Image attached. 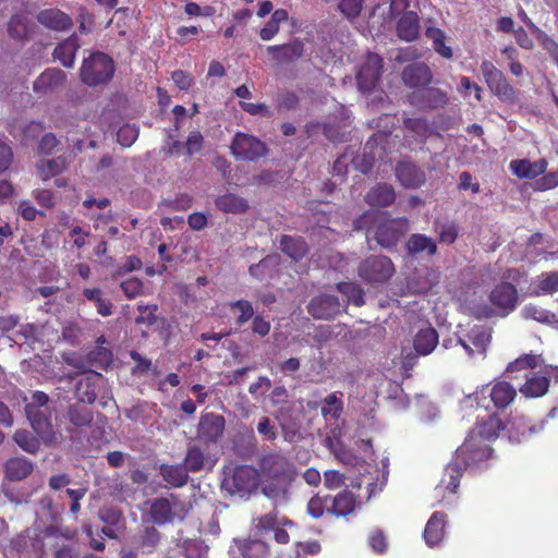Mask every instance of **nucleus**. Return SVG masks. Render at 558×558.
Wrapping results in <instances>:
<instances>
[{
  "mask_svg": "<svg viewBox=\"0 0 558 558\" xmlns=\"http://www.w3.org/2000/svg\"><path fill=\"white\" fill-rule=\"evenodd\" d=\"M493 454L492 447L481 439L468 434L464 442L456 450L453 460L446 466L440 483L435 488L436 497L441 496V502L448 495H454L468 469L480 468Z\"/></svg>",
  "mask_w": 558,
  "mask_h": 558,
  "instance_id": "obj_1",
  "label": "nucleus"
},
{
  "mask_svg": "<svg viewBox=\"0 0 558 558\" xmlns=\"http://www.w3.org/2000/svg\"><path fill=\"white\" fill-rule=\"evenodd\" d=\"M258 476L263 492L268 497L278 496L283 487L294 478V468L289 459L277 451L264 453L258 459Z\"/></svg>",
  "mask_w": 558,
  "mask_h": 558,
  "instance_id": "obj_2",
  "label": "nucleus"
},
{
  "mask_svg": "<svg viewBox=\"0 0 558 558\" xmlns=\"http://www.w3.org/2000/svg\"><path fill=\"white\" fill-rule=\"evenodd\" d=\"M51 407L49 397L43 391H35L32 400L25 405V414L32 428L46 446L59 444L60 435L54 430L51 423Z\"/></svg>",
  "mask_w": 558,
  "mask_h": 558,
  "instance_id": "obj_3",
  "label": "nucleus"
},
{
  "mask_svg": "<svg viewBox=\"0 0 558 558\" xmlns=\"http://www.w3.org/2000/svg\"><path fill=\"white\" fill-rule=\"evenodd\" d=\"M356 505V495L345 488L335 496L314 495L307 502V513L313 519H319L326 513L337 518H345L355 511Z\"/></svg>",
  "mask_w": 558,
  "mask_h": 558,
  "instance_id": "obj_4",
  "label": "nucleus"
},
{
  "mask_svg": "<svg viewBox=\"0 0 558 558\" xmlns=\"http://www.w3.org/2000/svg\"><path fill=\"white\" fill-rule=\"evenodd\" d=\"M113 73V61L102 52L93 53L87 59H84L81 68V78L89 86L109 82Z\"/></svg>",
  "mask_w": 558,
  "mask_h": 558,
  "instance_id": "obj_5",
  "label": "nucleus"
},
{
  "mask_svg": "<svg viewBox=\"0 0 558 558\" xmlns=\"http://www.w3.org/2000/svg\"><path fill=\"white\" fill-rule=\"evenodd\" d=\"M148 514L150 520L158 525L171 523L177 517L181 520L185 517L184 505L174 494L169 497H158L151 500Z\"/></svg>",
  "mask_w": 558,
  "mask_h": 558,
  "instance_id": "obj_6",
  "label": "nucleus"
},
{
  "mask_svg": "<svg viewBox=\"0 0 558 558\" xmlns=\"http://www.w3.org/2000/svg\"><path fill=\"white\" fill-rule=\"evenodd\" d=\"M258 472L251 465H238L226 475L222 485L231 494H248L257 487Z\"/></svg>",
  "mask_w": 558,
  "mask_h": 558,
  "instance_id": "obj_7",
  "label": "nucleus"
},
{
  "mask_svg": "<svg viewBox=\"0 0 558 558\" xmlns=\"http://www.w3.org/2000/svg\"><path fill=\"white\" fill-rule=\"evenodd\" d=\"M481 72L489 90L504 101H512L517 97L515 89L509 84L504 73L490 61L481 63Z\"/></svg>",
  "mask_w": 558,
  "mask_h": 558,
  "instance_id": "obj_8",
  "label": "nucleus"
},
{
  "mask_svg": "<svg viewBox=\"0 0 558 558\" xmlns=\"http://www.w3.org/2000/svg\"><path fill=\"white\" fill-rule=\"evenodd\" d=\"M408 231V219L397 218L385 220L378 225L376 230H367L366 238L369 239L373 233V238L383 247H391L396 245L403 234Z\"/></svg>",
  "mask_w": 558,
  "mask_h": 558,
  "instance_id": "obj_9",
  "label": "nucleus"
},
{
  "mask_svg": "<svg viewBox=\"0 0 558 558\" xmlns=\"http://www.w3.org/2000/svg\"><path fill=\"white\" fill-rule=\"evenodd\" d=\"M230 148L235 158L248 161H255L267 154V147L263 142L241 132L234 135Z\"/></svg>",
  "mask_w": 558,
  "mask_h": 558,
  "instance_id": "obj_10",
  "label": "nucleus"
},
{
  "mask_svg": "<svg viewBox=\"0 0 558 558\" xmlns=\"http://www.w3.org/2000/svg\"><path fill=\"white\" fill-rule=\"evenodd\" d=\"M395 274L391 260L386 256L365 259L359 267V275L368 282H385Z\"/></svg>",
  "mask_w": 558,
  "mask_h": 558,
  "instance_id": "obj_11",
  "label": "nucleus"
},
{
  "mask_svg": "<svg viewBox=\"0 0 558 558\" xmlns=\"http://www.w3.org/2000/svg\"><path fill=\"white\" fill-rule=\"evenodd\" d=\"M226 420L214 412L203 413L197 425V439L203 442H217L223 435Z\"/></svg>",
  "mask_w": 558,
  "mask_h": 558,
  "instance_id": "obj_12",
  "label": "nucleus"
},
{
  "mask_svg": "<svg viewBox=\"0 0 558 558\" xmlns=\"http://www.w3.org/2000/svg\"><path fill=\"white\" fill-rule=\"evenodd\" d=\"M380 69L381 59L379 56L368 53L356 74L357 86L362 93H367L375 88L379 80Z\"/></svg>",
  "mask_w": 558,
  "mask_h": 558,
  "instance_id": "obj_13",
  "label": "nucleus"
},
{
  "mask_svg": "<svg viewBox=\"0 0 558 558\" xmlns=\"http://www.w3.org/2000/svg\"><path fill=\"white\" fill-rule=\"evenodd\" d=\"M341 310L338 298L330 294L315 296L307 305V312L316 319H331L341 313Z\"/></svg>",
  "mask_w": 558,
  "mask_h": 558,
  "instance_id": "obj_14",
  "label": "nucleus"
},
{
  "mask_svg": "<svg viewBox=\"0 0 558 558\" xmlns=\"http://www.w3.org/2000/svg\"><path fill=\"white\" fill-rule=\"evenodd\" d=\"M490 302L507 315L513 311L518 303V291L511 283L498 284L490 293Z\"/></svg>",
  "mask_w": 558,
  "mask_h": 558,
  "instance_id": "obj_15",
  "label": "nucleus"
},
{
  "mask_svg": "<svg viewBox=\"0 0 558 558\" xmlns=\"http://www.w3.org/2000/svg\"><path fill=\"white\" fill-rule=\"evenodd\" d=\"M101 378V374L97 372H90L80 378L75 385V397L77 401L88 404L94 403L97 398V386Z\"/></svg>",
  "mask_w": 558,
  "mask_h": 558,
  "instance_id": "obj_16",
  "label": "nucleus"
},
{
  "mask_svg": "<svg viewBox=\"0 0 558 558\" xmlns=\"http://www.w3.org/2000/svg\"><path fill=\"white\" fill-rule=\"evenodd\" d=\"M411 102L422 109L442 108L448 102L447 94L439 88H426L411 96Z\"/></svg>",
  "mask_w": 558,
  "mask_h": 558,
  "instance_id": "obj_17",
  "label": "nucleus"
},
{
  "mask_svg": "<svg viewBox=\"0 0 558 558\" xmlns=\"http://www.w3.org/2000/svg\"><path fill=\"white\" fill-rule=\"evenodd\" d=\"M4 475L10 482H20L27 478L34 471V463L25 457H13L5 461Z\"/></svg>",
  "mask_w": 558,
  "mask_h": 558,
  "instance_id": "obj_18",
  "label": "nucleus"
},
{
  "mask_svg": "<svg viewBox=\"0 0 558 558\" xmlns=\"http://www.w3.org/2000/svg\"><path fill=\"white\" fill-rule=\"evenodd\" d=\"M421 31L420 19L416 12L408 11L397 22V35L407 43L414 41L418 38Z\"/></svg>",
  "mask_w": 558,
  "mask_h": 558,
  "instance_id": "obj_19",
  "label": "nucleus"
},
{
  "mask_svg": "<svg viewBox=\"0 0 558 558\" xmlns=\"http://www.w3.org/2000/svg\"><path fill=\"white\" fill-rule=\"evenodd\" d=\"M445 527L446 514L439 511L434 512L425 525L423 533L425 543L429 547L439 545L445 536Z\"/></svg>",
  "mask_w": 558,
  "mask_h": 558,
  "instance_id": "obj_20",
  "label": "nucleus"
},
{
  "mask_svg": "<svg viewBox=\"0 0 558 558\" xmlns=\"http://www.w3.org/2000/svg\"><path fill=\"white\" fill-rule=\"evenodd\" d=\"M501 427V420L496 414H492L485 420L477 421L475 427L469 433V435L488 444L490 440L498 437Z\"/></svg>",
  "mask_w": 558,
  "mask_h": 558,
  "instance_id": "obj_21",
  "label": "nucleus"
},
{
  "mask_svg": "<svg viewBox=\"0 0 558 558\" xmlns=\"http://www.w3.org/2000/svg\"><path fill=\"white\" fill-rule=\"evenodd\" d=\"M547 161L539 159L531 161L529 159H517L510 162V170L520 179H534L545 172Z\"/></svg>",
  "mask_w": 558,
  "mask_h": 558,
  "instance_id": "obj_22",
  "label": "nucleus"
},
{
  "mask_svg": "<svg viewBox=\"0 0 558 558\" xmlns=\"http://www.w3.org/2000/svg\"><path fill=\"white\" fill-rule=\"evenodd\" d=\"M402 80L410 87H418L429 84L433 74L425 63H414L403 70Z\"/></svg>",
  "mask_w": 558,
  "mask_h": 558,
  "instance_id": "obj_23",
  "label": "nucleus"
},
{
  "mask_svg": "<svg viewBox=\"0 0 558 558\" xmlns=\"http://www.w3.org/2000/svg\"><path fill=\"white\" fill-rule=\"evenodd\" d=\"M400 183L408 189H416L425 182L424 172L410 162H401L396 169Z\"/></svg>",
  "mask_w": 558,
  "mask_h": 558,
  "instance_id": "obj_24",
  "label": "nucleus"
},
{
  "mask_svg": "<svg viewBox=\"0 0 558 558\" xmlns=\"http://www.w3.org/2000/svg\"><path fill=\"white\" fill-rule=\"evenodd\" d=\"M159 473L167 483V487L179 488L189 481V472L183 464H161Z\"/></svg>",
  "mask_w": 558,
  "mask_h": 558,
  "instance_id": "obj_25",
  "label": "nucleus"
},
{
  "mask_svg": "<svg viewBox=\"0 0 558 558\" xmlns=\"http://www.w3.org/2000/svg\"><path fill=\"white\" fill-rule=\"evenodd\" d=\"M38 22L53 31H65L72 25L71 19L60 10L48 9L37 15Z\"/></svg>",
  "mask_w": 558,
  "mask_h": 558,
  "instance_id": "obj_26",
  "label": "nucleus"
},
{
  "mask_svg": "<svg viewBox=\"0 0 558 558\" xmlns=\"http://www.w3.org/2000/svg\"><path fill=\"white\" fill-rule=\"evenodd\" d=\"M489 396L496 409H505L514 400L517 390L507 381H497L490 388Z\"/></svg>",
  "mask_w": 558,
  "mask_h": 558,
  "instance_id": "obj_27",
  "label": "nucleus"
},
{
  "mask_svg": "<svg viewBox=\"0 0 558 558\" xmlns=\"http://www.w3.org/2000/svg\"><path fill=\"white\" fill-rule=\"evenodd\" d=\"M65 81V74L59 69H49L41 73L34 82V89L39 93H47Z\"/></svg>",
  "mask_w": 558,
  "mask_h": 558,
  "instance_id": "obj_28",
  "label": "nucleus"
},
{
  "mask_svg": "<svg viewBox=\"0 0 558 558\" xmlns=\"http://www.w3.org/2000/svg\"><path fill=\"white\" fill-rule=\"evenodd\" d=\"M425 36L432 41L433 49L439 56L445 59H451L453 57L452 48L445 43L447 35L442 29L434 25H427Z\"/></svg>",
  "mask_w": 558,
  "mask_h": 558,
  "instance_id": "obj_29",
  "label": "nucleus"
},
{
  "mask_svg": "<svg viewBox=\"0 0 558 558\" xmlns=\"http://www.w3.org/2000/svg\"><path fill=\"white\" fill-rule=\"evenodd\" d=\"M216 207L226 214H242L248 208L247 202L232 193L223 194L216 198Z\"/></svg>",
  "mask_w": 558,
  "mask_h": 558,
  "instance_id": "obj_30",
  "label": "nucleus"
},
{
  "mask_svg": "<svg viewBox=\"0 0 558 558\" xmlns=\"http://www.w3.org/2000/svg\"><path fill=\"white\" fill-rule=\"evenodd\" d=\"M433 351H410L407 355H400L398 357L392 359V367L395 368V373H398L403 378L411 377V371L417 363V359L420 355H427Z\"/></svg>",
  "mask_w": 558,
  "mask_h": 558,
  "instance_id": "obj_31",
  "label": "nucleus"
},
{
  "mask_svg": "<svg viewBox=\"0 0 558 558\" xmlns=\"http://www.w3.org/2000/svg\"><path fill=\"white\" fill-rule=\"evenodd\" d=\"M396 195L391 186L387 184H378L373 187L365 196L366 202L371 206L385 207L395 202Z\"/></svg>",
  "mask_w": 558,
  "mask_h": 558,
  "instance_id": "obj_32",
  "label": "nucleus"
},
{
  "mask_svg": "<svg viewBox=\"0 0 558 558\" xmlns=\"http://www.w3.org/2000/svg\"><path fill=\"white\" fill-rule=\"evenodd\" d=\"M280 247L282 252H284L293 260L302 259L308 251V247L303 239L292 238L289 235H283L281 238Z\"/></svg>",
  "mask_w": 558,
  "mask_h": 558,
  "instance_id": "obj_33",
  "label": "nucleus"
},
{
  "mask_svg": "<svg viewBox=\"0 0 558 558\" xmlns=\"http://www.w3.org/2000/svg\"><path fill=\"white\" fill-rule=\"evenodd\" d=\"M244 558H270L269 546L259 539H244L239 545Z\"/></svg>",
  "mask_w": 558,
  "mask_h": 558,
  "instance_id": "obj_34",
  "label": "nucleus"
},
{
  "mask_svg": "<svg viewBox=\"0 0 558 558\" xmlns=\"http://www.w3.org/2000/svg\"><path fill=\"white\" fill-rule=\"evenodd\" d=\"M521 315L525 319H534L539 323L555 326L558 329V317L556 314L537 305H525L521 311Z\"/></svg>",
  "mask_w": 558,
  "mask_h": 558,
  "instance_id": "obj_35",
  "label": "nucleus"
},
{
  "mask_svg": "<svg viewBox=\"0 0 558 558\" xmlns=\"http://www.w3.org/2000/svg\"><path fill=\"white\" fill-rule=\"evenodd\" d=\"M408 251L411 254L426 253L434 255L437 251L436 242L425 234H412L407 244Z\"/></svg>",
  "mask_w": 558,
  "mask_h": 558,
  "instance_id": "obj_36",
  "label": "nucleus"
},
{
  "mask_svg": "<svg viewBox=\"0 0 558 558\" xmlns=\"http://www.w3.org/2000/svg\"><path fill=\"white\" fill-rule=\"evenodd\" d=\"M66 417L74 426L84 427L92 423L93 413L85 403L77 401L68 408Z\"/></svg>",
  "mask_w": 558,
  "mask_h": 558,
  "instance_id": "obj_37",
  "label": "nucleus"
},
{
  "mask_svg": "<svg viewBox=\"0 0 558 558\" xmlns=\"http://www.w3.org/2000/svg\"><path fill=\"white\" fill-rule=\"evenodd\" d=\"M77 49V40L75 38H69L54 48L53 57L64 66L72 68L74 65L75 53Z\"/></svg>",
  "mask_w": 558,
  "mask_h": 558,
  "instance_id": "obj_38",
  "label": "nucleus"
},
{
  "mask_svg": "<svg viewBox=\"0 0 558 558\" xmlns=\"http://www.w3.org/2000/svg\"><path fill=\"white\" fill-rule=\"evenodd\" d=\"M65 168L66 163L63 157L43 159L37 163L38 173L43 181L50 180L61 173Z\"/></svg>",
  "mask_w": 558,
  "mask_h": 558,
  "instance_id": "obj_39",
  "label": "nucleus"
},
{
  "mask_svg": "<svg viewBox=\"0 0 558 558\" xmlns=\"http://www.w3.org/2000/svg\"><path fill=\"white\" fill-rule=\"evenodd\" d=\"M549 379L546 376H535L527 378L520 391L525 397L537 398L548 391Z\"/></svg>",
  "mask_w": 558,
  "mask_h": 558,
  "instance_id": "obj_40",
  "label": "nucleus"
},
{
  "mask_svg": "<svg viewBox=\"0 0 558 558\" xmlns=\"http://www.w3.org/2000/svg\"><path fill=\"white\" fill-rule=\"evenodd\" d=\"M267 51L277 60L288 61L301 57L303 47L300 43H293L282 46H269Z\"/></svg>",
  "mask_w": 558,
  "mask_h": 558,
  "instance_id": "obj_41",
  "label": "nucleus"
},
{
  "mask_svg": "<svg viewBox=\"0 0 558 558\" xmlns=\"http://www.w3.org/2000/svg\"><path fill=\"white\" fill-rule=\"evenodd\" d=\"M558 291V271L545 272L538 277L533 294L536 296L553 294Z\"/></svg>",
  "mask_w": 558,
  "mask_h": 558,
  "instance_id": "obj_42",
  "label": "nucleus"
},
{
  "mask_svg": "<svg viewBox=\"0 0 558 558\" xmlns=\"http://www.w3.org/2000/svg\"><path fill=\"white\" fill-rule=\"evenodd\" d=\"M161 538L160 532L155 526H145L136 538L138 548L146 549L147 553H151Z\"/></svg>",
  "mask_w": 558,
  "mask_h": 558,
  "instance_id": "obj_43",
  "label": "nucleus"
},
{
  "mask_svg": "<svg viewBox=\"0 0 558 558\" xmlns=\"http://www.w3.org/2000/svg\"><path fill=\"white\" fill-rule=\"evenodd\" d=\"M13 439L22 450L32 454L40 448V440L26 429H16Z\"/></svg>",
  "mask_w": 558,
  "mask_h": 558,
  "instance_id": "obj_44",
  "label": "nucleus"
},
{
  "mask_svg": "<svg viewBox=\"0 0 558 558\" xmlns=\"http://www.w3.org/2000/svg\"><path fill=\"white\" fill-rule=\"evenodd\" d=\"M206 457L204 451L198 446H191L187 448L184 466L187 472L196 473L205 466Z\"/></svg>",
  "mask_w": 558,
  "mask_h": 558,
  "instance_id": "obj_45",
  "label": "nucleus"
},
{
  "mask_svg": "<svg viewBox=\"0 0 558 558\" xmlns=\"http://www.w3.org/2000/svg\"><path fill=\"white\" fill-rule=\"evenodd\" d=\"M230 310L235 315V322L239 326L246 324L250 319L254 318L253 305L247 300H238L229 303Z\"/></svg>",
  "mask_w": 558,
  "mask_h": 558,
  "instance_id": "obj_46",
  "label": "nucleus"
},
{
  "mask_svg": "<svg viewBox=\"0 0 558 558\" xmlns=\"http://www.w3.org/2000/svg\"><path fill=\"white\" fill-rule=\"evenodd\" d=\"M438 344V333L432 328L427 327L421 329L414 338L413 349H436Z\"/></svg>",
  "mask_w": 558,
  "mask_h": 558,
  "instance_id": "obj_47",
  "label": "nucleus"
},
{
  "mask_svg": "<svg viewBox=\"0 0 558 558\" xmlns=\"http://www.w3.org/2000/svg\"><path fill=\"white\" fill-rule=\"evenodd\" d=\"M339 292L347 296L349 302L356 306L364 304V291L354 282H341L337 284Z\"/></svg>",
  "mask_w": 558,
  "mask_h": 558,
  "instance_id": "obj_48",
  "label": "nucleus"
},
{
  "mask_svg": "<svg viewBox=\"0 0 558 558\" xmlns=\"http://www.w3.org/2000/svg\"><path fill=\"white\" fill-rule=\"evenodd\" d=\"M404 128L417 136L420 141L432 134V128L426 119L408 118L404 120Z\"/></svg>",
  "mask_w": 558,
  "mask_h": 558,
  "instance_id": "obj_49",
  "label": "nucleus"
},
{
  "mask_svg": "<svg viewBox=\"0 0 558 558\" xmlns=\"http://www.w3.org/2000/svg\"><path fill=\"white\" fill-rule=\"evenodd\" d=\"M9 34L15 39H23L29 34V21L25 15H14L9 23Z\"/></svg>",
  "mask_w": 558,
  "mask_h": 558,
  "instance_id": "obj_50",
  "label": "nucleus"
},
{
  "mask_svg": "<svg viewBox=\"0 0 558 558\" xmlns=\"http://www.w3.org/2000/svg\"><path fill=\"white\" fill-rule=\"evenodd\" d=\"M343 402L339 399L336 393H331L324 399L322 407V415L325 417L330 416L331 418H338L342 412Z\"/></svg>",
  "mask_w": 558,
  "mask_h": 558,
  "instance_id": "obj_51",
  "label": "nucleus"
},
{
  "mask_svg": "<svg viewBox=\"0 0 558 558\" xmlns=\"http://www.w3.org/2000/svg\"><path fill=\"white\" fill-rule=\"evenodd\" d=\"M469 339L474 347L485 349L490 343L492 335L489 329L475 326L470 330Z\"/></svg>",
  "mask_w": 558,
  "mask_h": 558,
  "instance_id": "obj_52",
  "label": "nucleus"
},
{
  "mask_svg": "<svg viewBox=\"0 0 558 558\" xmlns=\"http://www.w3.org/2000/svg\"><path fill=\"white\" fill-rule=\"evenodd\" d=\"M363 8V0H339L338 9L348 19H355Z\"/></svg>",
  "mask_w": 558,
  "mask_h": 558,
  "instance_id": "obj_53",
  "label": "nucleus"
},
{
  "mask_svg": "<svg viewBox=\"0 0 558 558\" xmlns=\"http://www.w3.org/2000/svg\"><path fill=\"white\" fill-rule=\"evenodd\" d=\"M138 136V129L135 125L125 124L121 126L117 133L118 142L124 146H131Z\"/></svg>",
  "mask_w": 558,
  "mask_h": 558,
  "instance_id": "obj_54",
  "label": "nucleus"
},
{
  "mask_svg": "<svg viewBox=\"0 0 558 558\" xmlns=\"http://www.w3.org/2000/svg\"><path fill=\"white\" fill-rule=\"evenodd\" d=\"M120 287L129 299L136 298L143 292V282L136 277H131L122 281Z\"/></svg>",
  "mask_w": 558,
  "mask_h": 558,
  "instance_id": "obj_55",
  "label": "nucleus"
},
{
  "mask_svg": "<svg viewBox=\"0 0 558 558\" xmlns=\"http://www.w3.org/2000/svg\"><path fill=\"white\" fill-rule=\"evenodd\" d=\"M344 475L337 470L324 472V485L328 489H338L344 485Z\"/></svg>",
  "mask_w": 558,
  "mask_h": 558,
  "instance_id": "obj_56",
  "label": "nucleus"
},
{
  "mask_svg": "<svg viewBox=\"0 0 558 558\" xmlns=\"http://www.w3.org/2000/svg\"><path fill=\"white\" fill-rule=\"evenodd\" d=\"M536 366V357L532 354H525L515 361L509 363L507 366L508 373H513L522 369L533 368Z\"/></svg>",
  "mask_w": 558,
  "mask_h": 558,
  "instance_id": "obj_57",
  "label": "nucleus"
},
{
  "mask_svg": "<svg viewBox=\"0 0 558 558\" xmlns=\"http://www.w3.org/2000/svg\"><path fill=\"white\" fill-rule=\"evenodd\" d=\"M132 360L135 362V366L132 371L135 375H145L151 369V361L143 357L138 351H130Z\"/></svg>",
  "mask_w": 558,
  "mask_h": 558,
  "instance_id": "obj_58",
  "label": "nucleus"
},
{
  "mask_svg": "<svg viewBox=\"0 0 558 558\" xmlns=\"http://www.w3.org/2000/svg\"><path fill=\"white\" fill-rule=\"evenodd\" d=\"M368 543L373 550L378 554L385 553L388 547L387 537L380 530H376L369 534Z\"/></svg>",
  "mask_w": 558,
  "mask_h": 558,
  "instance_id": "obj_59",
  "label": "nucleus"
},
{
  "mask_svg": "<svg viewBox=\"0 0 558 558\" xmlns=\"http://www.w3.org/2000/svg\"><path fill=\"white\" fill-rule=\"evenodd\" d=\"M274 264V258L268 256L263 258L258 264L252 265L250 267V274L258 280H263L264 277L270 269V266Z\"/></svg>",
  "mask_w": 558,
  "mask_h": 558,
  "instance_id": "obj_60",
  "label": "nucleus"
},
{
  "mask_svg": "<svg viewBox=\"0 0 558 558\" xmlns=\"http://www.w3.org/2000/svg\"><path fill=\"white\" fill-rule=\"evenodd\" d=\"M257 432L263 435L267 440H275L278 436L276 426L271 424L270 418L263 416L257 424Z\"/></svg>",
  "mask_w": 558,
  "mask_h": 558,
  "instance_id": "obj_61",
  "label": "nucleus"
},
{
  "mask_svg": "<svg viewBox=\"0 0 558 558\" xmlns=\"http://www.w3.org/2000/svg\"><path fill=\"white\" fill-rule=\"evenodd\" d=\"M320 550L322 546L317 541L301 543L299 545L295 558H308V556L319 554Z\"/></svg>",
  "mask_w": 558,
  "mask_h": 558,
  "instance_id": "obj_62",
  "label": "nucleus"
},
{
  "mask_svg": "<svg viewBox=\"0 0 558 558\" xmlns=\"http://www.w3.org/2000/svg\"><path fill=\"white\" fill-rule=\"evenodd\" d=\"M203 135L198 131H193L190 133L185 146L189 155H194L198 153L203 147Z\"/></svg>",
  "mask_w": 558,
  "mask_h": 558,
  "instance_id": "obj_63",
  "label": "nucleus"
},
{
  "mask_svg": "<svg viewBox=\"0 0 558 558\" xmlns=\"http://www.w3.org/2000/svg\"><path fill=\"white\" fill-rule=\"evenodd\" d=\"M278 526L277 515L267 513L258 518L256 529L260 532L274 531Z\"/></svg>",
  "mask_w": 558,
  "mask_h": 558,
  "instance_id": "obj_64",
  "label": "nucleus"
}]
</instances>
